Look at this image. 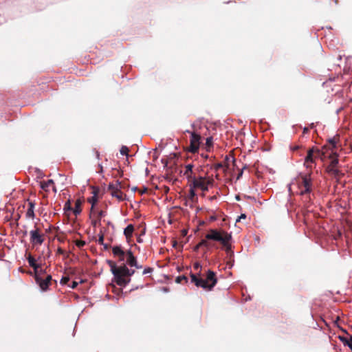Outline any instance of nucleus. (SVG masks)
<instances>
[{
  "mask_svg": "<svg viewBox=\"0 0 352 352\" xmlns=\"http://www.w3.org/2000/svg\"><path fill=\"white\" fill-rule=\"evenodd\" d=\"M27 234H28V231L27 230L23 231V236H26Z\"/></svg>",
  "mask_w": 352,
  "mask_h": 352,
  "instance_id": "09e8293b",
  "label": "nucleus"
},
{
  "mask_svg": "<svg viewBox=\"0 0 352 352\" xmlns=\"http://www.w3.org/2000/svg\"><path fill=\"white\" fill-rule=\"evenodd\" d=\"M89 201L91 204V210H93L94 205L98 201L96 192H94V195L89 199Z\"/></svg>",
  "mask_w": 352,
  "mask_h": 352,
  "instance_id": "4be33fe9",
  "label": "nucleus"
},
{
  "mask_svg": "<svg viewBox=\"0 0 352 352\" xmlns=\"http://www.w3.org/2000/svg\"><path fill=\"white\" fill-rule=\"evenodd\" d=\"M91 225L93 226L94 228H96L98 226L100 225V219L92 220Z\"/></svg>",
  "mask_w": 352,
  "mask_h": 352,
  "instance_id": "cd10ccee",
  "label": "nucleus"
},
{
  "mask_svg": "<svg viewBox=\"0 0 352 352\" xmlns=\"http://www.w3.org/2000/svg\"><path fill=\"white\" fill-rule=\"evenodd\" d=\"M78 283L76 281H73L72 285L70 286L72 289H74L77 287Z\"/></svg>",
  "mask_w": 352,
  "mask_h": 352,
  "instance_id": "ea45409f",
  "label": "nucleus"
},
{
  "mask_svg": "<svg viewBox=\"0 0 352 352\" xmlns=\"http://www.w3.org/2000/svg\"><path fill=\"white\" fill-rule=\"evenodd\" d=\"M338 158H333L331 160V164L329 166H333V167H336V166L338 165Z\"/></svg>",
  "mask_w": 352,
  "mask_h": 352,
  "instance_id": "c756f323",
  "label": "nucleus"
},
{
  "mask_svg": "<svg viewBox=\"0 0 352 352\" xmlns=\"http://www.w3.org/2000/svg\"><path fill=\"white\" fill-rule=\"evenodd\" d=\"M194 267H195V269L198 270V269L201 268V265L199 263H195L194 264Z\"/></svg>",
  "mask_w": 352,
  "mask_h": 352,
  "instance_id": "a19ab883",
  "label": "nucleus"
},
{
  "mask_svg": "<svg viewBox=\"0 0 352 352\" xmlns=\"http://www.w3.org/2000/svg\"><path fill=\"white\" fill-rule=\"evenodd\" d=\"M195 188H193V186L192 184H190V192H189V195H190V199H192L196 195Z\"/></svg>",
  "mask_w": 352,
  "mask_h": 352,
  "instance_id": "bb28decb",
  "label": "nucleus"
},
{
  "mask_svg": "<svg viewBox=\"0 0 352 352\" xmlns=\"http://www.w3.org/2000/svg\"><path fill=\"white\" fill-rule=\"evenodd\" d=\"M153 271V269L152 267H146L144 271H143V274H150V273H152Z\"/></svg>",
  "mask_w": 352,
  "mask_h": 352,
  "instance_id": "2f4dec72",
  "label": "nucleus"
},
{
  "mask_svg": "<svg viewBox=\"0 0 352 352\" xmlns=\"http://www.w3.org/2000/svg\"><path fill=\"white\" fill-rule=\"evenodd\" d=\"M117 272L116 275H113L116 279V283L120 286H125L131 280L130 278H125L126 276V274L129 273V268L126 265L123 264L120 267H117Z\"/></svg>",
  "mask_w": 352,
  "mask_h": 352,
  "instance_id": "7ed1b4c3",
  "label": "nucleus"
},
{
  "mask_svg": "<svg viewBox=\"0 0 352 352\" xmlns=\"http://www.w3.org/2000/svg\"><path fill=\"white\" fill-rule=\"evenodd\" d=\"M53 190H54L55 192L56 191V188H55L54 186L53 187Z\"/></svg>",
  "mask_w": 352,
  "mask_h": 352,
  "instance_id": "052dcab7",
  "label": "nucleus"
},
{
  "mask_svg": "<svg viewBox=\"0 0 352 352\" xmlns=\"http://www.w3.org/2000/svg\"><path fill=\"white\" fill-rule=\"evenodd\" d=\"M210 220L214 221V220H216V217H210Z\"/></svg>",
  "mask_w": 352,
  "mask_h": 352,
  "instance_id": "8fccbe9b",
  "label": "nucleus"
},
{
  "mask_svg": "<svg viewBox=\"0 0 352 352\" xmlns=\"http://www.w3.org/2000/svg\"><path fill=\"white\" fill-rule=\"evenodd\" d=\"M111 195L112 197H116L119 201H122L124 199L123 194L119 190V189L118 190L111 191Z\"/></svg>",
  "mask_w": 352,
  "mask_h": 352,
  "instance_id": "6ab92c4d",
  "label": "nucleus"
},
{
  "mask_svg": "<svg viewBox=\"0 0 352 352\" xmlns=\"http://www.w3.org/2000/svg\"><path fill=\"white\" fill-rule=\"evenodd\" d=\"M80 206L81 203L79 200H78L75 204L74 208L73 209V212L74 213L75 215H78L81 212Z\"/></svg>",
  "mask_w": 352,
  "mask_h": 352,
  "instance_id": "412c9836",
  "label": "nucleus"
},
{
  "mask_svg": "<svg viewBox=\"0 0 352 352\" xmlns=\"http://www.w3.org/2000/svg\"><path fill=\"white\" fill-rule=\"evenodd\" d=\"M190 182V184L193 186V188H200L203 191H207L208 190L210 181L206 177H199L198 178H196L195 177L192 178Z\"/></svg>",
  "mask_w": 352,
  "mask_h": 352,
  "instance_id": "20e7f679",
  "label": "nucleus"
},
{
  "mask_svg": "<svg viewBox=\"0 0 352 352\" xmlns=\"http://www.w3.org/2000/svg\"><path fill=\"white\" fill-rule=\"evenodd\" d=\"M112 252L114 256H118L125 254V252L122 250L120 246H114L112 248Z\"/></svg>",
  "mask_w": 352,
  "mask_h": 352,
  "instance_id": "dca6fc26",
  "label": "nucleus"
},
{
  "mask_svg": "<svg viewBox=\"0 0 352 352\" xmlns=\"http://www.w3.org/2000/svg\"><path fill=\"white\" fill-rule=\"evenodd\" d=\"M104 212L103 211H102V210H101V211H100V212H98V219H100V218H101L102 216H104Z\"/></svg>",
  "mask_w": 352,
  "mask_h": 352,
  "instance_id": "37998d69",
  "label": "nucleus"
},
{
  "mask_svg": "<svg viewBox=\"0 0 352 352\" xmlns=\"http://www.w3.org/2000/svg\"><path fill=\"white\" fill-rule=\"evenodd\" d=\"M194 166L192 164H188L185 167L184 175L186 177L188 182H190L195 176H192V168Z\"/></svg>",
  "mask_w": 352,
  "mask_h": 352,
  "instance_id": "9d476101",
  "label": "nucleus"
},
{
  "mask_svg": "<svg viewBox=\"0 0 352 352\" xmlns=\"http://www.w3.org/2000/svg\"><path fill=\"white\" fill-rule=\"evenodd\" d=\"M96 155H97V157L98 158L99 157V153L98 151H96Z\"/></svg>",
  "mask_w": 352,
  "mask_h": 352,
  "instance_id": "6e6d98bb",
  "label": "nucleus"
},
{
  "mask_svg": "<svg viewBox=\"0 0 352 352\" xmlns=\"http://www.w3.org/2000/svg\"><path fill=\"white\" fill-rule=\"evenodd\" d=\"M320 156V151L318 149L315 150L313 147L307 151V155L305 158V164L307 168H311L309 163H314V158H317Z\"/></svg>",
  "mask_w": 352,
  "mask_h": 352,
  "instance_id": "6e6552de",
  "label": "nucleus"
},
{
  "mask_svg": "<svg viewBox=\"0 0 352 352\" xmlns=\"http://www.w3.org/2000/svg\"><path fill=\"white\" fill-rule=\"evenodd\" d=\"M72 209L69 201H67L64 205V210H70Z\"/></svg>",
  "mask_w": 352,
  "mask_h": 352,
  "instance_id": "72a5a7b5",
  "label": "nucleus"
},
{
  "mask_svg": "<svg viewBox=\"0 0 352 352\" xmlns=\"http://www.w3.org/2000/svg\"><path fill=\"white\" fill-rule=\"evenodd\" d=\"M102 245H103L104 248L105 250H107V249H108L109 246H108V245H107V244H104V243H103V244H102Z\"/></svg>",
  "mask_w": 352,
  "mask_h": 352,
  "instance_id": "de8ad7c7",
  "label": "nucleus"
},
{
  "mask_svg": "<svg viewBox=\"0 0 352 352\" xmlns=\"http://www.w3.org/2000/svg\"><path fill=\"white\" fill-rule=\"evenodd\" d=\"M104 241V234L102 231H100V233L99 234V239H98V243L100 244H103Z\"/></svg>",
  "mask_w": 352,
  "mask_h": 352,
  "instance_id": "473e14b6",
  "label": "nucleus"
},
{
  "mask_svg": "<svg viewBox=\"0 0 352 352\" xmlns=\"http://www.w3.org/2000/svg\"><path fill=\"white\" fill-rule=\"evenodd\" d=\"M36 283L39 285L42 291H46L52 280V276L47 275L45 279L39 276L38 274L34 275Z\"/></svg>",
  "mask_w": 352,
  "mask_h": 352,
  "instance_id": "423d86ee",
  "label": "nucleus"
},
{
  "mask_svg": "<svg viewBox=\"0 0 352 352\" xmlns=\"http://www.w3.org/2000/svg\"><path fill=\"white\" fill-rule=\"evenodd\" d=\"M133 267H135L137 269H140L142 267V266L140 265H138L137 262H136V265H133Z\"/></svg>",
  "mask_w": 352,
  "mask_h": 352,
  "instance_id": "c03bdc74",
  "label": "nucleus"
},
{
  "mask_svg": "<svg viewBox=\"0 0 352 352\" xmlns=\"http://www.w3.org/2000/svg\"><path fill=\"white\" fill-rule=\"evenodd\" d=\"M208 245H209V243L207 241V239H202L197 245H196L193 248V250L195 252H197L201 247H202V246L208 247Z\"/></svg>",
  "mask_w": 352,
  "mask_h": 352,
  "instance_id": "f3484780",
  "label": "nucleus"
},
{
  "mask_svg": "<svg viewBox=\"0 0 352 352\" xmlns=\"http://www.w3.org/2000/svg\"><path fill=\"white\" fill-rule=\"evenodd\" d=\"M138 243H142V240L141 239H138Z\"/></svg>",
  "mask_w": 352,
  "mask_h": 352,
  "instance_id": "864d4df0",
  "label": "nucleus"
},
{
  "mask_svg": "<svg viewBox=\"0 0 352 352\" xmlns=\"http://www.w3.org/2000/svg\"><path fill=\"white\" fill-rule=\"evenodd\" d=\"M213 138L212 137H208L206 138V144L208 146H211L212 145Z\"/></svg>",
  "mask_w": 352,
  "mask_h": 352,
  "instance_id": "7c9ffc66",
  "label": "nucleus"
},
{
  "mask_svg": "<svg viewBox=\"0 0 352 352\" xmlns=\"http://www.w3.org/2000/svg\"><path fill=\"white\" fill-rule=\"evenodd\" d=\"M329 144H331L333 148L336 147V141H335V140L333 138L329 139Z\"/></svg>",
  "mask_w": 352,
  "mask_h": 352,
  "instance_id": "c9c22d12",
  "label": "nucleus"
},
{
  "mask_svg": "<svg viewBox=\"0 0 352 352\" xmlns=\"http://www.w3.org/2000/svg\"><path fill=\"white\" fill-rule=\"evenodd\" d=\"M129 148L126 146H122L120 150V153L122 155L128 157Z\"/></svg>",
  "mask_w": 352,
  "mask_h": 352,
  "instance_id": "5701e85b",
  "label": "nucleus"
},
{
  "mask_svg": "<svg viewBox=\"0 0 352 352\" xmlns=\"http://www.w3.org/2000/svg\"><path fill=\"white\" fill-rule=\"evenodd\" d=\"M221 164H219L217 165V167H221Z\"/></svg>",
  "mask_w": 352,
  "mask_h": 352,
  "instance_id": "bf43d9fd",
  "label": "nucleus"
},
{
  "mask_svg": "<svg viewBox=\"0 0 352 352\" xmlns=\"http://www.w3.org/2000/svg\"><path fill=\"white\" fill-rule=\"evenodd\" d=\"M246 218V215L245 214H241L239 217L238 219H236V222H239L240 221L241 219H245Z\"/></svg>",
  "mask_w": 352,
  "mask_h": 352,
  "instance_id": "4c0bfd02",
  "label": "nucleus"
},
{
  "mask_svg": "<svg viewBox=\"0 0 352 352\" xmlns=\"http://www.w3.org/2000/svg\"><path fill=\"white\" fill-rule=\"evenodd\" d=\"M207 240H212L214 241L220 242L222 245H226L227 241H230L232 235L230 233H228L223 230H218L216 229H211L208 233L206 235Z\"/></svg>",
  "mask_w": 352,
  "mask_h": 352,
  "instance_id": "f03ea898",
  "label": "nucleus"
},
{
  "mask_svg": "<svg viewBox=\"0 0 352 352\" xmlns=\"http://www.w3.org/2000/svg\"><path fill=\"white\" fill-rule=\"evenodd\" d=\"M191 281L197 287H201L204 289L210 291L213 289L215 285L217 283V279L215 276V273L208 270L206 274V278H197L195 274H190Z\"/></svg>",
  "mask_w": 352,
  "mask_h": 352,
  "instance_id": "f257e3e1",
  "label": "nucleus"
},
{
  "mask_svg": "<svg viewBox=\"0 0 352 352\" xmlns=\"http://www.w3.org/2000/svg\"><path fill=\"white\" fill-rule=\"evenodd\" d=\"M135 273V270H129V273L126 274V276H131L132 275H133Z\"/></svg>",
  "mask_w": 352,
  "mask_h": 352,
  "instance_id": "58836bf2",
  "label": "nucleus"
},
{
  "mask_svg": "<svg viewBox=\"0 0 352 352\" xmlns=\"http://www.w3.org/2000/svg\"><path fill=\"white\" fill-rule=\"evenodd\" d=\"M127 256L126 263L129 265L131 267H133V265H136V258L134 256L133 252L131 250H127V252L125 253Z\"/></svg>",
  "mask_w": 352,
  "mask_h": 352,
  "instance_id": "9b49d317",
  "label": "nucleus"
},
{
  "mask_svg": "<svg viewBox=\"0 0 352 352\" xmlns=\"http://www.w3.org/2000/svg\"><path fill=\"white\" fill-rule=\"evenodd\" d=\"M69 278L68 277H63L60 280V283L62 284H66L69 281Z\"/></svg>",
  "mask_w": 352,
  "mask_h": 352,
  "instance_id": "e433bc0d",
  "label": "nucleus"
},
{
  "mask_svg": "<svg viewBox=\"0 0 352 352\" xmlns=\"http://www.w3.org/2000/svg\"><path fill=\"white\" fill-rule=\"evenodd\" d=\"M327 171L329 174L337 177L339 175L340 171L338 169H337L336 167L333 166H328L327 167Z\"/></svg>",
  "mask_w": 352,
  "mask_h": 352,
  "instance_id": "aec40b11",
  "label": "nucleus"
},
{
  "mask_svg": "<svg viewBox=\"0 0 352 352\" xmlns=\"http://www.w3.org/2000/svg\"><path fill=\"white\" fill-rule=\"evenodd\" d=\"M34 206H35V204L34 202L32 201H30L29 202V207L27 210V212H26V217L27 218H32V219H34Z\"/></svg>",
  "mask_w": 352,
  "mask_h": 352,
  "instance_id": "f8f14e48",
  "label": "nucleus"
},
{
  "mask_svg": "<svg viewBox=\"0 0 352 352\" xmlns=\"http://www.w3.org/2000/svg\"><path fill=\"white\" fill-rule=\"evenodd\" d=\"M236 199L237 200H239V196H236Z\"/></svg>",
  "mask_w": 352,
  "mask_h": 352,
  "instance_id": "680f3d73",
  "label": "nucleus"
},
{
  "mask_svg": "<svg viewBox=\"0 0 352 352\" xmlns=\"http://www.w3.org/2000/svg\"><path fill=\"white\" fill-rule=\"evenodd\" d=\"M107 263H108L109 266L111 268V273L113 275H116V273H118L117 272L118 270H117V266H116V263L113 261H111V260H107Z\"/></svg>",
  "mask_w": 352,
  "mask_h": 352,
  "instance_id": "a211bd4d",
  "label": "nucleus"
},
{
  "mask_svg": "<svg viewBox=\"0 0 352 352\" xmlns=\"http://www.w3.org/2000/svg\"><path fill=\"white\" fill-rule=\"evenodd\" d=\"M30 242L32 245H41L44 239L43 236L40 234L39 230L36 228L35 230H32L30 232Z\"/></svg>",
  "mask_w": 352,
  "mask_h": 352,
  "instance_id": "0eeeda50",
  "label": "nucleus"
},
{
  "mask_svg": "<svg viewBox=\"0 0 352 352\" xmlns=\"http://www.w3.org/2000/svg\"><path fill=\"white\" fill-rule=\"evenodd\" d=\"M136 189H137V187H135V188H133V191H135V190H136Z\"/></svg>",
  "mask_w": 352,
  "mask_h": 352,
  "instance_id": "13d9d810",
  "label": "nucleus"
},
{
  "mask_svg": "<svg viewBox=\"0 0 352 352\" xmlns=\"http://www.w3.org/2000/svg\"><path fill=\"white\" fill-rule=\"evenodd\" d=\"M302 186L304 187V190L300 192L301 196H304L307 194H309L312 191V182L311 175H304L301 177Z\"/></svg>",
  "mask_w": 352,
  "mask_h": 352,
  "instance_id": "39448f33",
  "label": "nucleus"
},
{
  "mask_svg": "<svg viewBox=\"0 0 352 352\" xmlns=\"http://www.w3.org/2000/svg\"><path fill=\"white\" fill-rule=\"evenodd\" d=\"M230 241H227V243L226 245H223L225 248H226V250L227 252H230L231 250V245L229 243Z\"/></svg>",
  "mask_w": 352,
  "mask_h": 352,
  "instance_id": "f704fd0d",
  "label": "nucleus"
},
{
  "mask_svg": "<svg viewBox=\"0 0 352 352\" xmlns=\"http://www.w3.org/2000/svg\"><path fill=\"white\" fill-rule=\"evenodd\" d=\"M242 174H243V170H241V171L239 173V175H238V176H237V179H239V178H240V177H241Z\"/></svg>",
  "mask_w": 352,
  "mask_h": 352,
  "instance_id": "49530a36",
  "label": "nucleus"
},
{
  "mask_svg": "<svg viewBox=\"0 0 352 352\" xmlns=\"http://www.w3.org/2000/svg\"><path fill=\"white\" fill-rule=\"evenodd\" d=\"M120 186V183H117L116 184H109V189L111 191L118 190V188Z\"/></svg>",
  "mask_w": 352,
  "mask_h": 352,
  "instance_id": "b1692460",
  "label": "nucleus"
},
{
  "mask_svg": "<svg viewBox=\"0 0 352 352\" xmlns=\"http://www.w3.org/2000/svg\"><path fill=\"white\" fill-rule=\"evenodd\" d=\"M288 190L290 192L291 191V184H288Z\"/></svg>",
  "mask_w": 352,
  "mask_h": 352,
  "instance_id": "3c124183",
  "label": "nucleus"
},
{
  "mask_svg": "<svg viewBox=\"0 0 352 352\" xmlns=\"http://www.w3.org/2000/svg\"><path fill=\"white\" fill-rule=\"evenodd\" d=\"M54 184L53 179H49L47 181H43L40 183V187L45 191L48 190V188L50 185Z\"/></svg>",
  "mask_w": 352,
  "mask_h": 352,
  "instance_id": "2eb2a0df",
  "label": "nucleus"
},
{
  "mask_svg": "<svg viewBox=\"0 0 352 352\" xmlns=\"http://www.w3.org/2000/svg\"><path fill=\"white\" fill-rule=\"evenodd\" d=\"M298 148V146H295L293 149L294 150H297Z\"/></svg>",
  "mask_w": 352,
  "mask_h": 352,
  "instance_id": "5fc2aeb1",
  "label": "nucleus"
},
{
  "mask_svg": "<svg viewBox=\"0 0 352 352\" xmlns=\"http://www.w3.org/2000/svg\"><path fill=\"white\" fill-rule=\"evenodd\" d=\"M27 260L28 261L30 266L33 268L34 275L38 274V269L40 268V265L36 263V259L30 254L27 257Z\"/></svg>",
  "mask_w": 352,
  "mask_h": 352,
  "instance_id": "1a4fd4ad",
  "label": "nucleus"
},
{
  "mask_svg": "<svg viewBox=\"0 0 352 352\" xmlns=\"http://www.w3.org/2000/svg\"><path fill=\"white\" fill-rule=\"evenodd\" d=\"M201 137L199 134L192 132L190 134V143L191 144H196L199 146Z\"/></svg>",
  "mask_w": 352,
  "mask_h": 352,
  "instance_id": "4468645a",
  "label": "nucleus"
},
{
  "mask_svg": "<svg viewBox=\"0 0 352 352\" xmlns=\"http://www.w3.org/2000/svg\"><path fill=\"white\" fill-rule=\"evenodd\" d=\"M308 131V129L305 127L304 128V133H307Z\"/></svg>",
  "mask_w": 352,
  "mask_h": 352,
  "instance_id": "603ef678",
  "label": "nucleus"
},
{
  "mask_svg": "<svg viewBox=\"0 0 352 352\" xmlns=\"http://www.w3.org/2000/svg\"><path fill=\"white\" fill-rule=\"evenodd\" d=\"M177 245V243L175 242V243H173V246H175Z\"/></svg>",
  "mask_w": 352,
  "mask_h": 352,
  "instance_id": "e2e57ef3",
  "label": "nucleus"
},
{
  "mask_svg": "<svg viewBox=\"0 0 352 352\" xmlns=\"http://www.w3.org/2000/svg\"><path fill=\"white\" fill-rule=\"evenodd\" d=\"M124 256H125V254H122V256H118L119 261L120 262H123L124 261Z\"/></svg>",
  "mask_w": 352,
  "mask_h": 352,
  "instance_id": "79ce46f5",
  "label": "nucleus"
},
{
  "mask_svg": "<svg viewBox=\"0 0 352 352\" xmlns=\"http://www.w3.org/2000/svg\"><path fill=\"white\" fill-rule=\"evenodd\" d=\"M338 338L344 346L348 345L349 338H348L346 337L341 336H340Z\"/></svg>",
  "mask_w": 352,
  "mask_h": 352,
  "instance_id": "a878e982",
  "label": "nucleus"
},
{
  "mask_svg": "<svg viewBox=\"0 0 352 352\" xmlns=\"http://www.w3.org/2000/svg\"><path fill=\"white\" fill-rule=\"evenodd\" d=\"M45 273V270H42V269H38V275L40 276L41 274H43Z\"/></svg>",
  "mask_w": 352,
  "mask_h": 352,
  "instance_id": "a18cd8bd",
  "label": "nucleus"
},
{
  "mask_svg": "<svg viewBox=\"0 0 352 352\" xmlns=\"http://www.w3.org/2000/svg\"><path fill=\"white\" fill-rule=\"evenodd\" d=\"M183 280H185L186 281H187V278L185 276H184V275L183 276H177L176 278L175 281H176L177 283H181Z\"/></svg>",
  "mask_w": 352,
  "mask_h": 352,
  "instance_id": "c85d7f7f",
  "label": "nucleus"
},
{
  "mask_svg": "<svg viewBox=\"0 0 352 352\" xmlns=\"http://www.w3.org/2000/svg\"><path fill=\"white\" fill-rule=\"evenodd\" d=\"M134 231V227L132 224H129L124 230V234L125 237L129 239L132 236Z\"/></svg>",
  "mask_w": 352,
  "mask_h": 352,
  "instance_id": "ddd939ff",
  "label": "nucleus"
},
{
  "mask_svg": "<svg viewBox=\"0 0 352 352\" xmlns=\"http://www.w3.org/2000/svg\"><path fill=\"white\" fill-rule=\"evenodd\" d=\"M199 146L198 144H190L189 151L191 153H196L199 149Z\"/></svg>",
  "mask_w": 352,
  "mask_h": 352,
  "instance_id": "393cba45",
  "label": "nucleus"
},
{
  "mask_svg": "<svg viewBox=\"0 0 352 352\" xmlns=\"http://www.w3.org/2000/svg\"><path fill=\"white\" fill-rule=\"evenodd\" d=\"M164 291L166 292H168V289H167V288H166V287H164Z\"/></svg>",
  "mask_w": 352,
  "mask_h": 352,
  "instance_id": "4d7b16f0",
  "label": "nucleus"
}]
</instances>
